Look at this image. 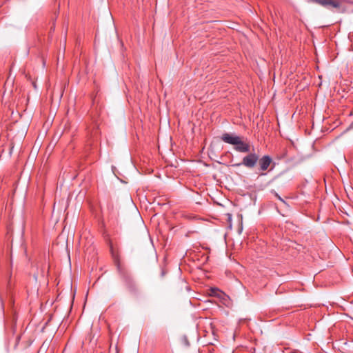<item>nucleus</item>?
Listing matches in <instances>:
<instances>
[{"label": "nucleus", "mask_w": 353, "mask_h": 353, "mask_svg": "<svg viewBox=\"0 0 353 353\" xmlns=\"http://www.w3.org/2000/svg\"><path fill=\"white\" fill-rule=\"evenodd\" d=\"M110 251L119 274L125 286L130 292L134 294L137 293L138 292L137 286L131 274L121 265L119 252V250H115L112 243H110Z\"/></svg>", "instance_id": "nucleus-1"}, {"label": "nucleus", "mask_w": 353, "mask_h": 353, "mask_svg": "<svg viewBox=\"0 0 353 353\" xmlns=\"http://www.w3.org/2000/svg\"><path fill=\"white\" fill-rule=\"evenodd\" d=\"M258 161H259V155L254 152H251L243 158L242 162L235 163L232 165L235 166V167H239L243 165L245 167L251 169V168H253L256 165Z\"/></svg>", "instance_id": "nucleus-2"}, {"label": "nucleus", "mask_w": 353, "mask_h": 353, "mask_svg": "<svg viewBox=\"0 0 353 353\" xmlns=\"http://www.w3.org/2000/svg\"><path fill=\"white\" fill-rule=\"evenodd\" d=\"M316 3L325 7L327 8H339L343 1V0H314Z\"/></svg>", "instance_id": "nucleus-3"}, {"label": "nucleus", "mask_w": 353, "mask_h": 353, "mask_svg": "<svg viewBox=\"0 0 353 353\" xmlns=\"http://www.w3.org/2000/svg\"><path fill=\"white\" fill-rule=\"evenodd\" d=\"M239 137H240L234 134L223 133L221 137V139L225 143L234 145L236 143H238V139Z\"/></svg>", "instance_id": "nucleus-4"}, {"label": "nucleus", "mask_w": 353, "mask_h": 353, "mask_svg": "<svg viewBox=\"0 0 353 353\" xmlns=\"http://www.w3.org/2000/svg\"><path fill=\"white\" fill-rule=\"evenodd\" d=\"M234 150L239 152H248L250 150V145L248 143L243 141L239 137L238 143L234 145Z\"/></svg>", "instance_id": "nucleus-5"}, {"label": "nucleus", "mask_w": 353, "mask_h": 353, "mask_svg": "<svg viewBox=\"0 0 353 353\" xmlns=\"http://www.w3.org/2000/svg\"><path fill=\"white\" fill-rule=\"evenodd\" d=\"M259 165L260 167V170L261 171H265L268 170V167L270 165L272 159L268 155H265L262 157L260 159H259Z\"/></svg>", "instance_id": "nucleus-6"}, {"label": "nucleus", "mask_w": 353, "mask_h": 353, "mask_svg": "<svg viewBox=\"0 0 353 353\" xmlns=\"http://www.w3.org/2000/svg\"><path fill=\"white\" fill-rule=\"evenodd\" d=\"M280 202L276 205V208L278 210V212L281 214L283 216H284V214H283L282 211L283 210V208H288V204L286 203V200H279Z\"/></svg>", "instance_id": "nucleus-7"}, {"label": "nucleus", "mask_w": 353, "mask_h": 353, "mask_svg": "<svg viewBox=\"0 0 353 353\" xmlns=\"http://www.w3.org/2000/svg\"><path fill=\"white\" fill-rule=\"evenodd\" d=\"M156 201H157V200H152V202H150V200H140V203H141V207L144 206V207L147 208L148 207L147 206L148 203L153 204V205L157 204L159 206L166 205V203H161L159 201H157V202H156Z\"/></svg>", "instance_id": "nucleus-8"}, {"label": "nucleus", "mask_w": 353, "mask_h": 353, "mask_svg": "<svg viewBox=\"0 0 353 353\" xmlns=\"http://www.w3.org/2000/svg\"><path fill=\"white\" fill-rule=\"evenodd\" d=\"M222 292L216 288H211L210 289L209 294L212 296L220 297Z\"/></svg>", "instance_id": "nucleus-9"}, {"label": "nucleus", "mask_w": 353, "mask_h": 353, "mask_svg": "<svg viewBox=\"0 0 353 353\" xmlns=\"http://www.w3.org/2000/svg\"><path fill=\"white\" fill-rule=\"evenodd\" d=\"M274 196H275L276 197H277V199H281V196H279L278 195V194H277V193H276V192L274 193Z\"/></svg>", "instance_id": "nucleus-10"}, {"label": "nucleus", "mask_w": 353, "mask_h": 353, "mask_svg": "<svg viewBox=\"0 0 353 353\" xmlns=\"http://www.w3.org/2000/svg\"><path fill=\"white\" fill-rule=\"evenodd\" d=\"M227 215L228 216V219L230 220L232 218V214L228 213Z\"/></svg>", "instance_id": "nucleus-11"}, {"label": "nucleus", "mask_w": 353, "mask_h": 353, "mask_svg": "<svg viewBox=\"0 0 353 353\" xmlns=\"http://www.w3.org/2000/svg\"><path fill=\"white\" fill-rule=\"evenodd\" d=\"M213 203H214V204L220 205L218 202H216V201H214V200H213Z\"/></svg>", "instance_id": "nucleus-12"}, {"label": "nucleus", "mask_w": 353, "mask_h": 353, "mask_svg": "<svg viewBox=\"0 0 353 353\" xmlns=\"http://www.w3.org/2000/svg\"><path fill=\"white\" fill-rule=\"evenodd\" d=\"M164 274H165V271L163 270L162 272H161V275L164 276Z\"/></svg>", "instance_id": "nucleus-13"}]
</instances>
